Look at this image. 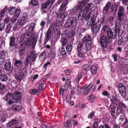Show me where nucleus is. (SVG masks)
<instances>
[{
  "label": "nucleus",
  "mask_w": 128,
  "mask_h": 128,
  "mask_svg": "<svg viewBox=\"0 0 128 128\" xmlns=\"http://www.w3.org/2000/svg\"><path fill=\"white\" fill-rule=\"evenodd\" d=\"M91 42L90 40H88L86 42L85 46L87 48V50L90 51L91 48Z\"/></svg>",
  "instance_id": "30"
},
{
  "label": "nucleus",
  "mask_w": 128,
  "mask_h": 128,
  "mask_svg": "<svg viewBox=\"0 0 128 128\" xmlns=\"http://www.w3.org/2000/svg\"><path fill=\"white\" fill-rule=\"evenodd\" d=\"M97 67L96 65H94L91 68V72L93 74H95L97 72Z\"/></svg>",
  "instance_id": "29"
},
{
  "label": "nucleus",
  "mask_w": 128,
  "mask_h": 128,
  "mask_svg": "<svg viewBox=\"0 0 128 128\" xmlns=\"http://www.w3.org/2000/svg\"><path fill=\"white\" fill-rule=\"evenodd\" d=\"M74 18L72 17L69 18L66 21L64 24L66 28H68L71 26L73 23Z\"/></svg>",
  "instance_id": "14"
},
{
  "label": "nucleus",
  "mask_w": 128,
  "mask_h": 128,
  "mask_svg": "<svg viewBox=\"0 0 128 128\" xmlns=\"http://www.w3.org/2000/svg\"><path fill=\"white\" fill-rule=\"evenodd\" d=\"M119 120L120 123L124 128H128V125H127L128 121L126 118H122L121 116H120Z\"/></svg>",
  "instance_id": "13"
},
{
  "label": "nucleus",
  "mask_w": 128,
  "mask_h": 128,
  "mask_svg": "<svg viewBox=\"0 0 128 128\" xmlns=\"http://www.w3.org/2000/svg\"><path fill=\"white\" fill-rule=\"evenodd\" d=\"M57 26L54 24L52 25L50 27L46 34V37L48 39L52 36L53 33L52 32L53 31H55L57 30Z\"/></svg>",
  "instance_id": "7"
},
{
  "label": "nucleus",
  "mask_w": 128,
  "mask_h": 128,
  "mask_svg": "<svg viewBox=\"0 0 128 128\" xmlns=\"http://www.w3.org/2000/svg\"><path fill=\"white\" fill-rule=\"evenodd\" d=\"M125 106V105L123 103L121 102L120 103L118 104V106L117 108V112L119 113H121L122 108H124Z\"/></svg>",
  "instance_id": "21"
},
{
  "label": "nucleus",
  "mask_w": 128,
  "mask_h": 128,
  "mask_svg": "<svg viewBox=\"0 0 128 128\" xmlns=\"http://www.w3.org/2000/svg\"><path fill=\"white\" fill-rule=\"evenodd\" d=\"M14 64L18 67H20L22 64V62L20 60H16Z\"/></svg>",
  "instance_id": "44"
},
{
  "label": "nucleus",
  "mask_w": 128,
  "mask_h": 128,
  "mask_svg": "<svg viewBox=\"0 0 128 128\" xmlns=\"http://www.w3.org/2000/svg\"><path fill=\"white\" fill-rule=\"evenodd\" d=\"M94 112H90L88 116V118H92L93 116L94 115Z\"/></svg>",
  "instance_id": "55"
},
{
  "label": "nucleus",
  "mask_w": 128,
  "mask_h": 128,
  "mask_svg": "<svg viewBox=\"0 0 128 128\" xmlns=\"http://www.w3.org/2000/svg\"><path fill=\"white\" fill-rule=\"evenodd\" d=\"M118 19L120 20H122L124 16V12L122 6L119 7L118 12Z\"/></svg>",
  "instance_id": "10"
},
{
  "label": "nucleus",
  "mask_w": 128,
  "mask_h": 128,
  "mask_svg": "<svg viewBox=\"0 0 128 128\" xmlns=\"http://www.w3.org/2000/svg\"><path fill=\"white\" fill-rule=\"evenodd\" d=\"M67 40L66 38L63 37L62 38V46H64L66 44Z\"/></svg>",
  "instance_id": "48"
},
{
  "label": "nucleus",
  "mask_w": 128,
  "mask_h": 128,
  "mask_svg": "<svg viewBox=\"0 0 128 128\" xmlns=\"http://www.w3.org/2000/svg\"><path fill=\"white\" fill-rule=\"evenodd\" d=\"M8 78L7 75L5 74H2L0 76V80L2 81H6Z\"/></svg>",
  "instance_id": "27"
},
{
  "label": "nucleus",
  "mask_w": 128,
  "mask_h": 128,
  "mask_svg": "<svg viewBox=\"0 0 128 128\" xmlns=\"http://www.w3.org/2000/svg\"><path fill=\"white\" fill-rule=\"evenodd\" d=\"M34 38L31 36H29V38H28L26 40L25 42L26 44V45H29L32 44L34 43Z\"/></svg>",
  "instance_id": "16"
},
{
  "label": "nucleus",
  "mask_w": 128,
  "mask_h": 128,
  "mask_svg": "<svg viewBox=\"0 0 128 128\" xmlns=\"http://www.w3.org/2000/svg\"><path fill=\"white\" fill-rule=\"evenodd\" d=\"M66 86H62L60 88L59 91V94L60 95H64L65 94V92H66Z\"/></svg>",
  "instance_id": "25"
},
{
  "label": "nucleus",
  "mask_w": 128,
  "mask_h": 128,
  "mask_svg": "<svg viewBox=\"0 0 128 128\" xmlns=\"http://www.w3.org/2000/svg\"><path fill=\"white\" fill-rule=\"evenodd\" d=\"M11 63L8 62H7L4 65V68L5 70H10L11 68Z\"/></svg>",
  "instance_id": "31"
},
{
  "label": "nucleus",
  "mask_w": 128,
  "mask_h": 128,
  "mask_svg": "<svg viewBox=\"0 0 128 128\" xmlns=\"http://www.w3.org/2000/svg\"><path fill=\"white\" fill-rule=\"evenodd\" d=\"M18 123V121L16 120H12L10 122H9L7 125L8 127H10L11 126L16 124Z\"/></svg>",
  "instance_id": "26"
},
{
  "label": "nucleus",
  "mask_w": 128,
  "mask_h": 128,
  "mask_svg": "<svg viewBox=\"0 0 128 128\" xmlns=\"http://www.w3.org/2000/svg\"><path fill=\"white\" fill-rule=\"evenodd\" d=\"M55 1V0H48L45 3V5H48V6H49V7L50 8L54 4Z\"/></svg>",
  "instance_id": "33"
},
{
  "label": "nucleus",
  "mask_w": 128,
  "mask_h": 128,
  "mask_svg": "<svg viewBox=\"0 0 128 128\" xmlns=\"http://www.w3.org/2000/svg\"><path fill=\"white\" fill-rule=\"evenodd\" d=\"M118 5H116L114 4L113 5V8L114 7V8L112 9L115 10V12H116L117 10V8H118Z\"/></svg>",
  "instance_id": "60"
},
{
  "label": "nucleus",
  "mask_w": 128,
  "mask_h": 128,
  "mask_svg": "<svg viewBox=\"0 0 128 128\" xmlns=\"http://www.w3.org/2000/svg\"><path fill=\"white\" fill-rule=\"evenodd\" d=\"M91 36L88 35H86L82 39V41L83 42L90 40L91 39Z\"/></svg>",
  "instance_id": "36"
},
{
  "label": "nucleus",
  "mask_w": 128,
  "mask_h": 128,
  "mask_svg": "<svg viewBox=\"0 0 128 128\" xmlns=\"http://www.w3.org/2000/svg\"><path fill=\"white\" fill-rule=\"evenodd\" d=\"M109 39L106 38V36L103 34L100 35V42L102 45L104 47H106L107 46V43Z\"/></svg>",
  "instance_id": "9"
},
{
  "label": "nucleus",
  "mask_w": 128,
  "mask_h": 128,
  "mask_svg": "<svg viewBox=\"0 0 128 128\" xmlns=\"http://www.w3.org/2000/svg\"><path fill=\"white\" fill-rule=\"evenodd\" d=\"M76 34V32L74 30H73L69 32L67 34L69 38H72L75 36Z\"/></svg>",
  "instance_id": "37"
},
{
  "label": "nucleus",
  "mask_w": 128,
  "mask_h": 128,
  "mask_svg": "<svg viewBox=\"0 0 128 128\" xmlns=\"http://www.w3.org/2000/svg\"><path fill=\"white\" fill-rule=\"evenodd\" d=\"M45 54L44 52H42L39 56L40 59L41 61L44 60L45 58Z\"/></svg>",
  "instance_id": "39"
},
{
  "label": "nucleus",
  "mask_w": 128,
  "mask_h": 128,
  "mask_svg": "<svg viewBox=\"0 0 128 128\" xmlns=\"http://www.w3.org/2000/svg\"><path fill=\"white\" fill-rule=\"evenodd\" d=\"M22 108V106L20 105H18L17 104H14L13 105L12 108V110L14 111H18Z\"/></svg>",
  "instance_id": "20"
},
{
  "label": "nucleus",
  "mask_w": 128,
  "mask_h": 128,
  "mask_svg": "<svg viewBox=\"0 0 128 128\" xmlns=\"http://www.w3.org/2000/svg\"><path fill=\"white\" fill-rule=\"evenodd\" d=\"M46 87V84L44 83L41 84H40L38 87V90H39L40 92L41 90H43Z\"/></svg>",
  "instance_id": "35"
},
{
  "label": "nucleus",
  "mask_w": 128,
  "mask_h": 128,
  "mask_svg": "<svg viewBox=\"0 0 128 128\" xmlns=\"http://www.w3.org/2000/svg\"><path fill=\"white\" fill-rule=\"evenodd\" d=\"M4 61V57L0 58V66L3 64Z\"/></svg>",
  "instance_id": "58"
},
{
  "label": "nucleus",
  "mask_w": 128,
  "mask_h": 128,
  "mask_svg": "<svg viewBox=\"0 0 128 128\" xmlns=\"http://www.w3.org/2000/svg\"><path fill=\"white\" fill-rule=\"evenodd\" d=\"M96 98V97L93 95H91L88 98V100H90L91 101H92V100H94Z\"/></svg>",
  "instance_id": "50"
},
{
  "label": "nucleus",
  "mask_w": 128,
  "mask_h": 128,
  "mask_svg": "<svg viewBox=\"0 0 128 128\" xmlns=\"http://www.w3.org/2000/svg\"><path fill=\"white\" fill-rule=\"evenodd\" d=\"M14 99L13 95L10 93H8L6 96L4 98V99H5L8 103L10 104L13 103Z\"/></svg>",
  "instance_id": "12"
},
{
  "label": "nucleus",
  "mask_w": 128,
  "mask_h": 128,
  "mask_svg": "<svg viewBox=\"0 0 128 128\" xmlns=\"http://www.w3.org/2000/svg\"><path fill=\"white\" fill-rule=\"evenodd\" d=\"M26 74V71L25 69H22L16 74L15 78L20 80H21Z\"/></svg>",
  "instance_id": "8"
},
{
  "label": "nucleus",
  "mask_w": 128,
  "mask_h": 128,
  "mask_svg": "<svg viewBox=\"0 0 128 128\" xmlns=\"http://www.w3.org/2000/svg\"><path fill=\"white\" fill-rule=\"evenodd\" d=\"M102 32L104 34H106L108 39H114L115 38L116 36L115 35H113V32L111 29L107 26H104L103 27Z\"/></svg>",
  "instance_id": "3"
},
{
  "label": "nucleus",
  "mask_w": 128,
  "mask_h": 128,
  "mask_svg": "<svg viewBox=\"0 0 128 128\" xmlns=\"http://www.w3.org/2000/svg\"><path fill=\"white\" fill-rule=\"evenodd\" d=\"M40 92L39 90H36V89L31 90H30L29 93L31 94H35L36 93H38Z\"/></svg>",
  "instance_id": "38"
},
{
  "label": "nucleus",
  "mask_w": 128,
  "mask_h": 128,
  "mask_svg": "<svg viewBox=\"0 0 128 128\" xmlns=\"http://www.w3.org/2000/svg\"><path fill=\"white\" fill-rule=\"evenodd\" d=\"M35 26V24L32 23L29 26L28 25H26L25 28L26 29L25 34L28 36H30L34 31V28Z\"/></svg>",
  "instance_id": "6"
},
{
  "label": "nucleus",
  "mask_w": 128,
  "mask_h": 128,
  "mask_svg": "<svg viewBox=\"0 0 128 128\" xmlns=\"http://www.w3.org/2000/svg\"><path fill=\"white\" fill-rule=\"evenodd\" d=\"M4 25L3 23H0V31H2L4 28Z\"/></svg>",
  "instance_id": "59"
},
{
  "label": "nucleus",
  "mask_w": 128,
  "mask_h": 128,
  "mask_svg": "<svg viewBox=\"0 0 128 128\" xmlns=\"http://www.w3.org/2000/svg\"><path fill=\"white\" fill-rule=\"evenodd\" d=\"M119 92L123 97H125L126 96V90L124 86L122 84H120L118 85Z\"/></svg>",
  "instance_id": "11"
},
{
  "label": "nucleus",
  "mask_w": 128,
  "mask_h": 128,
  "mask_svg": "<svg viewBox=\"0 0 128 128\" xmlns=\"http://www.w3.org/2000/svg\"><path fill=\"white\" fill-rule=\"evenodd\" d=\"M83 46L82 43V42H80L77 46V49L78 51V56L82 59H84L88 56L87 54L85 52L86 50H84V51L82 49L81 50Z\"/></svg>",
  "instance_id": "4"
},
{
  "label": "nucleus",
  "mask_w": 128,
  "mask_h": 128,
  "mask_svg": "<svg viewBox=\"0 0 128 128\" xmlns=\"http://www.w3.org/2000/svg\"><path fill=\"white\" fill-rule=\"evenodd\" d=\"M66 49L67 52H69V54H70V52L72 50V46L71 44H69L66 47Z\"/></svg>",
  "instance_id": "43"
},
{
  "label": "nucleus",
  "mask_w": 128,
  "mask_h": 128,
  "mask_svg": "<svg viewBox=\"0 0 128 128\" xmlns=\"http://www.w3.org/2000/svg\"><path fill=\"white\" fill-rule=\"evenodd\" d=\"M112 56L113 58L115 61H116L118 60L117 55L116 54H114L112 55Z\"/></svg>",
  "instance_id": "62"
},
{
  "label": "nucleus",
  "mask_w": 128,
  "mask_h": 128,
  "mask_svg": "<svg viewBox=\"0 0 128 128\" xmlns=\"http://www.w3.org/2000/svg\"><path fill=\"white\" fill-rule=\"evenodd\" d=\"M26 20L25 17H22L20 19H19L18 20V24L19 26H21L27 22Z\"/></svg>",
  "instance_id": "17"
},
{
  "label": "nucleus",
  "mask_w": 128,
  "mask_h": 128,
  "mask_svg": "<svg viewBox=\"0 0 128 128\" xmlns=\"http://www.w3.org/2000/svg\"><path fill=\"white\" fill-rule=\"evenodd\" d=\"M29 4H31L32 6H36L37 5L38 2L36 0H32L29 3Z\"/></svg>",
  "instance_id": "42"
},
{
  "label": "nucleus",
  "mask_w": 128,
  "mask_h": 128,
  "mask_svg": "<svg viewBox=\"0 0 128 128\" xmlns=\"http://www.w3.org/2000/svg\"><path fill=\"white\" fill-rule=\"evenodd\" d=\"M64 72L66 75H69L70 74V70L69 69H66L65 70Z\"/></svg>",
  "instance_id": "57"
},
{
  "label": "nucleus",
  "mask_w": 128,
  "mask_h": 128,
  "mask_svg": "<svg viewBox=\"0 0 128 128\" xmlns=\"http://www.w3.org/2000/svg\"><path fill=\"white\" fill-rule=\"evenodd\" d=\"M111 6V2H107L106 5L104 8V11L106 13H107L108 12V10Z\"/></svg>",
  "instance_id": "24"
},
{
  "label": "nucleus",
  "mask_w": 128,
  "mask_h": 128,
  "mask_svg": "<svg viewBox=\"0 0 128 128\" xmlns=\"http://www.w3.org/2000/svg\"><path fill=\"white\" fill-rule=\"evenodd\" d=\"M89 1V0H79L78 5L71 10L70 13L72 15L78 14V18L80 20L84 18L85 20H88L91 16V10L93 8V4L89 3L84 6Z\"/></svg>",
  "instance_id": "1"
},
{
  "label": "nucleus",
  "mask_w": 128,
  "mask_h": 128,
  "mask_svg": "<svg viewBox=\"0 0 128 128\" xmlns=\"http://www.w3.org/2000/svg\"><path fill=\"white\" fill-rule=\"evenodd\" d=\"M21 94L20 92H16L14 94V99L16 100H20V98Z\"/></svg>",
  "instance_id": "23"
},
{
  "label": "nucleus",
  "mask_w": 128,
  "mask_h": 128,
  "mask_svg": "<svg viewBox=\"0 0 128 128\" xmlns=\"http://www.w3.org/2000/svg\"><path fill=\"white\" fill-rule=\"evenodd\" d=\"M82 78V76L81 75H79L77 76L76 79V82L78 83L80 81L81 82L82 81V80H80Z\"/></svg>",
  "instance_id": "49"
},
{
  "label": "nucleus",
  "mask_w": 128,
  "mask_h": 128,
  "mask_svg": "<svg viewBox=\"0 0 128 128\" xmlns=\"http://www.w3.org/2000/svg\"><path fill=\"white\" fill-rule=\"evenodd\" d=\"M68 3V0H66L64 1L61 5L60 10L61 11H65L67 8L66 6Z\"/></svg>",
  "instance_id": "19"
},
{
  "label": "nucleus",
  "mask_w": 128,
  "mask_h": 128,
  "mask_svg": "<svg viewBox=\"0 0 128 128\" xmlns=\"http://www.w3.org/2000/svg\"><path fill=\"white\" fill-rule=\"evenodd\" d=\"M90 68V65L88 64L84 65L83 66V70H88Z\"/></svg>",
  "instance_id": "46"
},
{
  "label": "nucleus",
  "mask_w": 128,
  "mask_h": 128,
  "mask_svg": "<svg viewBox=\"0 0 128 128\" xmlns=\"http://www.w3.org/2000/svg\"><path fill=\"white\" fill-rule=\"evenodd\" d=\"M18 10H16L14 7H12L10 8L9 10L10 14H16V12Z\"/></svg>",
  "instance_id": "32"
},
{
  "label": "nucleus",
  "mask_w": 128,
  "mask_h": 128,
  "mask_svg": "<svg viewBox=\"0 0 128 128\" xmlns=\"http://www.w3.org/2000/svg\"><path fill=\"white\" fill-rule=\"evenodd\" d=\"M95 88V86L92 83H90L88 86L86 84L82 87V90L83 94L85 95L87 94L89 92L90 90L92 91H94Z\"/></svg>",
  "instance_id": "5"
},
{
  "label": "nucleus",
  "mask_w": 128,
  "mask_h": 128,
  "mask_svg": "<svg viewBox=\"0 0 128 128\" xmlns=\"http://www.w3.org/2000/svg\"><path fill=\"white\" fill-rule=\"evenodd\" d=\"M20 28L18 26V25L17 24H15L13 28V29L14 30H18Z\"/></svg>",
  "instance_id": "54"
},
{
  "label": "nucleus",
  "mask_w": 128,
  "mask_h": 128,
  "mask_svg": "<svg viewBox=\"0 0 128 128\" xmlns=\"http://www.w3.org/2000/svg\"><path fill=\"white\" fill-rule=\"evenodd\" d=\"M122 2L124 5L126 6L128 4V0H122Z\"/></svg>",
  "instance_id": "61"
},
{
  "label": "nucleus",
  "mask_w": 128,
  "mask_h": 128,
  "mask_svg": "<svg viewBox=\"0 0 128 128\" xmlns=\"http://www.w3.org/2000/svg\"><path fill=\"white\" fill-rule=\"evenodd\" d=\"M94 15L92 14L90 18H91L90 22L92 25L91 30L94 33L98 32L101 26V22L98 21L96 22V17H94Z\"/></svg>",
  "instance_id": "2"
},
{
  "label": "nucleus",
  "mask_w": 128,
  "mask_h": 128,
  "mask_svg": "<svg viewBox=\"0 0 128 128\" xmlns=\"http://www.w3.org/2000/svg\"><path fill=\"white\" fill-rule=\"evenodd\" d=\"M67 15V14L66 12L60 14L58 16V18L60 19H63L66 17Z\"/></svg>",
  "instance_id": "34"
},
{
  "label": "nucleus",
  "mask_w": 128,
  "mask_h": 128,
  "mask_svg": "<svg viewBox=\"0 0 128 128\" xmlns=\"http://www.w3.org/2000/svg\"><path fill=\"white\" fill-rule=\"evenodd\" d=\"M36 57V55L34 54V52H30V55L27 57H29L30 61H34Z\"/></svg>",
  "instance_id": "18"
},
{
  "label": "nucleus",
  "mask_w": 128,
  "mask_h": 128,
  "mask_svg": "<svg viewBox=\"0 0 128 128\" xmlns=\"http://www.w3.org/2000/svg\"><path fill=\"white\" fill-rule=\"evenodd\" d=\"M48 6V5H45V3L42 6L41 9V12L43 14L46 13L49 10V8H48L46 9V8Z\"/></svg>",
  "instance_id": "22"
},
{
  "label": "nucleus",
  "mask_w": 128,
  "mask_h": 128,
  "mask_svg": "<svg viewBox=\"0 0 128 128\" xmlns=\"http://www.w3.org/2000/svg\"><path fill=\"white\" fill-rule=\"evenodd\" d=\"M70 80L69 79H66V85H70Z\"/></svg>",
  "instance_id": "63"
},
{
  "label": "nucleus",
  "mask_w": 128,
  "mask_h": 128,
  "mask_svg": "<svg viewBox=\"0 0 128 128\" xmlns=\"http://www.w3.org/2000/svg\"><path fill=\"white\" fill-rule=\"evenodd\" d=\"M102 94L104 96H107L108 97H109L110 94L106 91H104L102 93Z\"/></svg>",
  "instance_id": "56"
},
{
  "label": "nucleus",
  "mask_w": 128,
  "mask_h": 128,
  "mask_svg": "<svg viewBox=\"0 0 128 128\" xmlns=\"http://www.w3.org/2000/svg\"><path fill=\"white\" fill-rule=\"evenodd\" d=\"M20 12V10H18L16 11V14H15L13 16L11 20V22H15L16 21L19 15Z\"/></svg>",
  "instance_id": "15"
},
{
  "label": "nucleus",
  "mask_w": 128,
  "mask_h": 128,
  "mask_svg": "<svg viewBox=\"0 0 128 128\" xmlns=\"http://www.w3.org/2000/svg\"><path fill=\"white\" fill-rule=\"evenodd\" d=\"M123 39L122 38H121L120 40H119L118 42V45H120L123 42Z\"/></svg>",
  "instance_id": "64"
},
{
  "label": "nucleus",
  "mask_w": 128,
  "mask_h": 128,
  "mask_svg": "<svg viewBox=\"0 0 128 128\" xmlns=\"http://www.w3.org/2000/svg\"><path fill=\"white\" fill-rule=\"evenodd\" d=\"M114 18L112 16H110L108 20V22L110 23H112L113 22V20Z\"/></svg>",
  "instance_id": "53"
},
{
  "label": "nucleus",
  "mask_w": 128,
  "mask_h": 128,
  "mask_svg": "<svg viewBox=\"0 0 128 128\" xmlns=\"http://www.w3.org/2000/svg\"><path fill=\"white\" fill-rule=\"evenodd\" d=\"M115 109V107H113V108H112V111L111 112V114L112 116H114V115Z\"/></svg>",
  "instance_id": "51"
},
{
  "label": "nucleus",
  "mask_w": 128,
  "mask_h": 128,
  "mask_svg": "<svg viewBox=\"0 0 128 128\" xmlns=\"http://www.w3.org/2000/svg\"><path fill=\"white\" fill-rule=\"evenodd\" d=\"M112 103L114 104H115L116 101V97L114 95H113L110 100Z\"/></svg>",
  "instance_id": "45"
},
{
  "label": "nucleus",
  "mask_w": 128,
  "mask_h": 128,
  "mask_svg": "<svg viewBox=\"0 0 128 128\" xmlns=\"http://www.w3.org/2000/svg\"><path fill=\"white\" fill-rule=\"evenodd\" d=\"M59 51L60 52L62 55H64L66 54V52L64 48L61 47L59 49Z\"/></svg>",
  "instance_id": "40"
},
{
  "label": "nucleus",
  "mask_w": 128,
  "mask_h": 128,
  "mask_svg": "<svg viewBox=\"0 0 128 128\" xmlns=\"http://www.w3.org/2000/svg\"><path fill=\"white\" fill-rule=\"evenodd\" d=\"M15 38L14 37H12L11 38L10 42V46H13L14 44Z\"/></svg>",
  "instance_id": "47"
},
{
  "label": "nucleus",
  "mask_w": 128,
  "mask_h": 128,
  "mask_svg": "<svg viewBox=\"0 0 128 128\" xmlns=\"http://www.w3.org/2000/svg\"><path fill=\"white\" fill-rule=\"evenodd\" d=\"M7 9V7H5L0 12V18H2L4 16Z\"/></svg>",
  "instance_id": "28"
},
{
  "label": "nucleus",
  "mask_w": 128,
  "mask_h": 128,
  "mask_svg": "<svg viewBox=\"0 0 128 128\" xmlns=\"http://www.w3.org/2000/svg\"><path fill=\"white\" fill-rule=\"evenodd\" d=\"M64 126L67 128H70L72 126L71 122L70 121H67L65 123Z\"/></svg>",
  "instance_id": "41"
},
{
  "label": "nucleus",
  "mask_w": 128,
  "mask_h": 128,
  "mask_svg": "<svg viewBox=\"0 0 128 128\" xmlns=\"http://www.w3.org/2000/svg\"><path fill=\"white\" fill-rule=\"evenodd\" d=\"M5 85L0 82V90H4L5 88Z\"/></svg>",
  "instance_id": "52"
}]
</instances>
